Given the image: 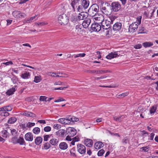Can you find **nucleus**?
I'll list each match as a JSON object with an SVG mask.
<instances>
[{"label": "nucleus", "mask_w": 158, "mask_h": 158, "mask_svg": "<svg viewBox=\"0 0 158 158\" xmlns=\"http://www.w3.org/2000/svg\"><path fill=\"white\" fill-rule=\"evenodd\" d=\"M101 16L102 22L101 23L102 28L103 30L108 29L110 27L111 24H113L114 19L113 17L109 18L104 21L103 17L102 15H101Z\"/></svg>", "instance_id": "f257e3e1"}, {"label": "nucleus", "mask_w": 158, "mask_h": 158, "mask_svg": "<svg viewBox=\"0 0 158 158\" xmlns=\"http://www.w3.org/2000/svg\"><path fill=\"white\" fill-rule=\"evenodd\" d=\"M81 3L80 0H74L72 2L71 5L74 11H75L76 9L77 12L82 11Z\"/></svg>", "instance_id": "f03ea898"}, {"label": "nucleus", "mask_w": 158, "mask_h": 158, "mask_svg": "<svg viewBox=\"0 0 158 158\" xmlns=\"http://www.w3.org/2000/svg\"><path fill=\"white\" fill-rule=\"evenodd\" d=\"M58 23L61 25L66 24L69 21L68 17L64 14L59 15L58 18Z\"/></svg>", "instance_id": "7ed1b4c3"}, {"label": "nucleus", "mask_w": 158, "mask_h": 158, "mask_svg": "<svg viewBox=\"0 0 158 158\" xmlns=\"http://www.w3.org/2000/svg\"><path fill=\"white\" fill-rule=\"evenodd\" d=\"M111 11L118 12L121 8V5L118 2H114L112 3L111 4Z\"/></svg>", "instance_id": "20e7f679"}, {"label": "nucleus", "mask_w": 158, "mask_h": 158, "mask_svg": "<svg viewBox=\"0 0 158 158\" xmlns=\"http://www.w3.org/2000/svg\"><path fill=\"white\" fill-rule=\"evenodd\" d=\"M107 7L103 6H102V7L101 8L102 12L104 14L108 15H110L111 13L110 9V4L108 3H106Z\"/></svg>", "instance_id": "39448f33"}, {"label": "nucleus", "mask_w": 158, "mask_h": 158, "mask_svg": "<svg viewBox=\"0 0 158 158\" xmlns=\"http://www.w3.org/2000/svg\"><path fill=\"white\" fill-rule=\"evenodd\" d=\"M91 27L92 30L96 32L99 31L102 28L101 25L97 23H93Z\"/></svg>", "instance_id": "423d86ee"}, {"label": "nucleus", "mask_w": 158, "mask_h": 158, "mask_svg": "<svg viewBox=\"0 0 158 158\" xmlns=\"http://www.w3.org/2000/svg\"><path fill=\"white\" fill-rule=\"evenodd\" d=\"M80 1L82 11H83L88 7L89 2L88 0H81Z\"/></svg>", "instance_id": "0eeeda50"}, {"label": "nucleus", "mask_w": 158, "mask_h": 158, "mask_svg": "<svg viewBox=\"0 0 158 158\" xmlns=\"http://www.w3.org/2000/svg\"><path fill=\"white\" fill-rule=\"evenodd\" d=\"M77 151L81 154H84L86 152L85 147L82 144H78L77 145Z\"/></svg>", "instance_id": "6e6552de"}, {"label": "nucleus", "mask_w": 158, "mask_h": 158, "mask_svg": "<svg viewBox=\"0 0 158 158\" xmlns=\"http://www.w3.org/2000/svg\"><path fill=\"white\" fill-rule=\"evenodd\" d=\"M138 27L136 23H133L129 26V31L130 32L133 33L136 31Z\"/></svg>", "instance_id": "1a4fd4ad"}, {"label": "nucleus", "mask_w": 158, "mask_h": 158, "mask_svg": "<svg viewBox=\"0 0 158 158\" xmlns=\"http://www.w3.org/2000/svg\"><path fill=\"white\" fill-rule=\"evenodd\" d=\"M12 15L15 17L17 18H24L25 16L24 13L16 10H15L12 12Z\"/></svg>", "instance_id": "9d476101"}, {"label": "nucleus", "mask_w": 158, "mask_h": 158, "mask_svg": "<svg viewBox=\"0 0 158 158\" xmlns=\"http://www.w3.org/2000/svg\"><path fill=\"white\" fill-rule=\"evenodd\" d=\"M88 72L90 73H96V74H104L108 72L107 70H89Z\"/></svg>", "instance_id": "9b49d317"}, {"label": "nucleus", "mask_w": 158, "mask_h": 158, "mask_svg": "<svg viewBox=\"0 0 158 158\" xmlns=\"http://www.w3.org/2000/svg\"><path fill=\"white\" fill-rule=\"evenodd\" d=\"M88 16V14L87 12L82 11L78 14L77 18L79 20L85 19Z\"/></svg>", "instance_id": "f8f14e48"}, {"label": "nucleus", "mask_w": 158, "mask_h": 158, "mask_svg": "<svg viewBox=\"0 0 158 158\" xmlns=\"http://www.w3.org/2000/svg\"><path fill=\"white\" fill-rule=\"evenodd\" d=\"M67 131L69 135L71 137H73L75 135L76 133V130L73 128L69 127L68 128Z\"/></svg>", "instance_id": "ddd939ff"}, {"label": "nucleus", "mask_w": 158, "mask_h": 158, "mask_svg": "<svg viewBox=\"0 0 158 158\" xmlns=\"http://www.w3.org/2000/svg\"><path fill=\"white\" fill-rule=\"evenodd\" d=\"M118 56V55L117 52H111L109 53L106 56V58L108 59H111L114 57H116Z\"/></svg>", "instance_id": "4468645a"}, {"label": "nucleus", "mask_w": 158, "mask_h": 158, "mask_svg": "<svg viewBox=\"0 0 158 158\" xmlns=\"http://www.w3.org/2000/svg\"><path fill=\"white\" fill-rule=\"evenodd\" d=\"M91 22V20L89 18H87L83 21L82 23V26L85 28H87Z\"/></svg>", "instance_id": "2eb2a0df"}, {"label": "nucleus", "mask_w": 158, "mask_h": 158, "mask_svg": "<svg viewBox=\"0 0 158 158\" xmlns=\"http://www.w3.org/2000/svg\"><path fill=\"white\" fill-rule=\"evenodd\" d=\"M25 138L27 141H32L33 139V135L31 133L28 132L25 135Z\"/></svg>", "instance_id": "dca6fc26"}, {"label": "nucleus", "mask_w": 158, "mask_h": 158, "mask_svg": "<svg viewBox=\"0 0 158 158\" xmlns=\"http://www.w3.org/2000/svg\"><path fill=\"white\" fill-rule=\"evenodd\" d=\"M122 23H121L117 22L114 25L113 28L114 30L118 31L121 28Z\"/></svg>", "instance_id": "f3484780"}, {"label": "nucleus", "mask_w": 158, "mask_h": 158, "mask_svg": "<svg viewBox=\"0 0 158 158\" xmlns=\"http://www.w3.org/2000/svg\"><path fill=\"white\" fill-rule=\"evenodd\" d=\"M22 114L27 117L34 118L36 117V115L34 113L27 111H25L23 112Z\"/></svg>", "instance_id": "a211bd4d"}, {"label": "nucleus", "mask_w": 158, "mask_h": 158, "mask_svg": "<svg viewBox=\"0 0 158 158\" xmlns=\"http://www.w3.org/2000/svg\"><path fill=\"white\" fill-rule=\"evenodd\" d=\"M50 143L53 146H57L59 142V139L58 138H53L50 140Z\"/></svg>", "instance_id": "6ab92c4d"}, {"label": "nucleus", "mask_w": 158, "mask_h": 158, "mask_svg": "<svg viewBox=\"0 0 158 158\" xmlns=\"http://www.w3.org/2000/svg\"><path fill=\"white\" fill-rule=\"evenodd\" d=\"M92 10L94 11L95 13H97L99 11V7L96 4L92 5L89 8Z\"/></svg>", "instance_id": "aec40b11"}, {"label": "nucleus", "mask_w": 158, "mask_h": 158, "mask_svg": "<svg viewBox=\"0 0 158 158\" xmlns=\"http://www.w3.org/2000/svg\"><path fill=\"white\" fill-rule=\"evenodd\" d=\"M84 143L85 145L88 147H91L93 145V142L92 140L87 139L85 140Z\"/></svg>", "instance_id": "412c9836"}, {"label": "nucleus", "mask_w": 158, "mask_h": 158, "mask_svg": "<svg viewBox=\"0 0 158 158\" xmlns=\"http://www.w3.org/2000/svg\"><path fill=\"white\" fill-rule=\"evenodd\" d=\"M125 118V116L124 115H123L119 117H117L116 116L113 117L114 120L117 122H121L123 121V119Z\"/></svg>", "instance_id": "4be33fe9"}, {"label": "nucleus", "mask_w": 158, "mask_h": 158, "mask_svg": "<svg viewBox=\"0 0 158 158\" xmlns=\"http://www.w3.org/2000/svg\"><path fill=\"white\" fill-rule=\"evenodd\" d=\"M59 148L61 150H65L68 147V144L64 142H61L59 145Z\"/></svg>", "instance_id": "5701e85b"}, {"label": "nucleus", "mask_w": 158, "mask_h": 158, "mask_svg": "<svg viewBox=\"0 0 158 158\" xmlns=\"http://www.w3.org/2000/svg\"><path fill=\"white\" fill-rule=\"evenodd\" d=\"M104 146L103 143L101 142H97L94 144V148L96 149H99Z\"/></svg>", "instance_id": "b1692460"}, {"label": "nucleus", "mask_w": 158, "mask_h": 158, "mask_svg": "<svg viewBox=\"0 0 158 158\" xmlns=\"http://www.w3.org/2000/svg\"><path fill=\"white\" fill-rule=\"evenodd\" d=\"M70 20L73 23H77L78 22V19L77 18V16H76L75 15H72L70 19Z\"/></svg>", "instance_id": "393cba45"}, {"label": "nucleus", "mask_w": 158, "mask_h": 158, "mask_svg": "<svg viewBox=\"0 0 158 158\" xmlns=\"http://www.w3.org/2000/svg\"><path fill=\"white\" fill-rule=\"evenodd\" d=\"M15 86L13 87L12 88L9 89L6 92V94L7 95H10L14 94V92L16 90L15 89Z\"/></svg>", "instance_id": "a878e982"}, {"label": "nucleus", "mask_w": 158, "mask_h": 158, "mask_svg": "<svg viewBox=\"0 0 158 158\" xmlns=\"http://www.w3.org/2000/svg\"><path fill=\"white\" fill-rule=\"evenodd\" d=\"M42 138L39 136L37 137L35 139V143L36 145H39L42 143Z\"/></svg>", "instance_id": "bb28decb"}, {"label": "nucleus", "mask_w": 158, "mask_h": 158, "mask_svg": "<svg viewBox=\"0 0 158 158\" xmlns=\"http://www.w3.org/2000/svg\"><path fill=\"white\" fill-rule=\"evenodd\" d=\"M30 76V75L29 72H26L22 73L21 75V77L24 79H27L29 78Z\"/></svg>", "instance_id": "cd10ccee"}, {"label": "nucleus", "mask_w": 158, "mask_h": 158, "mask_svg": "<svg viewBox=\"0 0 158 158\" xmlns=\"http://www.w3.org/2000/svg\"><path fill=\"white\" fill-rule=\"evenodd\" d=\"M76 31L79 33H80L81 32L83 31V29L82 28V26L81 24H78L75 27Z\"/></svg>", "instance_id": "c85d7f7f"}, {"label": "nucleus", "mask_w": 158, "mask_h": 158, "mask_svg": "<svg viewBox=\"0 0 158 158\" xmlns=\"http://www.w3.org/2000/svg\"><path fill=\"white\" fill-rule=\"evenodd\" d=\"M153 45V44L151 42H146L143 43V45L145 48L151 47Z\"/></svg>", "instance_id": "c756f323"}, {"label": "nucleus", "mask_w": 158, "mask_h": 158, "mask_svg": "<svg viewBox=\"0 0 158 158\" xmlns=\"http://www.w3.org/2000/svg\"><path fill=\"white\" fill-rule=\"evenodd\" d=\"M17 120L16 118L15 117H12L10 118L8 121V123L12 124L15 123Z\"/></svg>", "instance_id": "7c9ffc66"}, {"label": "nucleus", "mask_w": 158, "mask_h": 158, "mask_svg": "<svg viewBox=\"0 0 158 158\" xmlns=\"http://www.w3.org/2000/svg\"><path fill=\"white\" fill-rule=\"evenodd\" d=\"M64 130L63 129H61L59 130L58 131L56 132V135L60 136H62L64 134Z\"/></svg>", "instance_id": "2f4dec72"}, {"label": "nucleus", "mask_w": 158, "mask_h": 158, "mask_svg": "<svg viewBox=\"0 0 158 158\" xmlns=\"http://www.w3.org/2000/svg\"><path fill=\"white\" fill-rule=\"evenodd\" d=\"M25 143L23 138L20 137L18 139L17 143H19L20 145H23Z\"/></svg>", "instance_id": "473e14b6"}, {"label": "nucleus", "mask_w": 158, "mask_h": 158, "mask_svg": "<svg viewBox=\"0 0 158 158\" xmlns=\"http://www.w3.org/2000/svg\"><path fill=\"white\" fill-rule=\"evenodd\" d=\"M156 107L155 106H152L150 109V112L151 114H153L156 111Z\"/></svg>", "instance_id": "72a5a7b5"}, {"label": "nucleus", "mask_w": 158, "mask_h": 158, "mask_svg": "<svg viewBox=\"0 0 158 158\" xmlns=\"http://www.w3.org/2000/svg\"><path fill=\"white\" fill-rule=\"evenodd\" d=\"M94 11H93L89 9L88 10V12L89 14L91 16H95L97 14V13H95Z\"/></svg>", "instance_id": "f704fd0d"}, {"label": "nucleus", "mask_w": 158, "mask_h": 158, "mask_svg": "<svg viewBox=\"0 0 158 158\" xmlns=\"http://www.w3.org/2000/svg\"><path fill=\"white\" fill-rule=\"evenodd\" d=\"M128 94V92H125L119 95H117V98H123Z\"/></svg>", "instance_id": "c9c22d12"}, {"label": "nucleus", "mask_w": 158, "mask_h": 158, "mask_svg": "<svg viewBox=\"0 0 158 158\" xmlns=\"http://www.w3.org/2000/svg\"><path fill=\"white\" fill-rule=\"evenodd\" d=\"M138 34H143V33H147V30L143 27H142L138 31Z\"/></svg>", "instance_id": "e433bc0d"}, {"label": "nucleus", "mask_w": 158, "mask_h": 158, "mask_svg": "<svg viewBox=\"0 0 158 158\" xmlns=\"http://www.w3.org/2000/svg\"><path fill=\"white\" fill-rule=\"evenodd\" d=\"M33 131L35 134H38L40 131V129L39 127H36L33 129Z\"/></svg>", "instance_id": "4c0bfd02"}, {"label": "nucleus", "mask_w": 158, "mask_h": 158, "mask_svg": "<svg viewBox=\"0 0 158 158\" xmlns=\"http://www.w3.org/2000/svg\"><path fill=\"white\" fill-rule=\"evenodd\" d=\"M2 136L4 138H7L9 135V133L6 130H4L2 131Z\"/></svg>", "instance_id": "58836bf2"}, {"label": "nucleus", "mask_w": 158, "mask_h": 158, "mask_svg": "<svg viewBox=\"0 0 158 158\" xmlns=\"http://www.w3.org/2000/svg\"><path fill=\"white\" fill-rule=\"evenodd\" d=\"M41 80L40 76H36L35 77L34 81L36 83L40 82Z\"/></svg>", "instance_id": "ea45409f"}, {"label": "nucleus", "mask_w": 158, "mask_h": 158, "mask_svg": "<svg viewBox=\"0 0 158 158\" xmlns=\"http://www.w3.org/2000/svg\"><path fill=\"white\" fill-rule=\"evenodd\" d=\"M44 149L45 150H47L51 147V145L49 143L46 142L44 143Z\"/></svg>", "instance_id": "a19ab883"}, {"label": "nucleus", "mask_w": 158, "mask_h": 158, "mask_svg": "<svg viewBox=\"0 0 158 158\" xmlns=\"http://www.w3.org/2000/svg\"><path fill=\"white\" fill-rule=\"evenodd\" d=\"M75 148H73L70 150V152L71 156H76V155L75 154Z\"/></svg>", "instance_id": "79ce46f5"}, {"label": "nucleus", "mask_w": 158, "mask_h": 158, "mask_svg": "<svg viewBox=\"0 0 158 158\" xmlns=\"http://www.w3.org/2000/svg\"><path fill=\"white\" fill-rule=\"evenodd\" d=\"M141 18L142 17L141 16L138 17L136 19V22H134V23H136L138 25L140 24L141 23Z\"/></svg>", "instance_id": "37998d69"}, {"label": "nucleus", "mask_w": 158, "mask_h": 158, "mask_svg": "<svg viewBox=\"0 0 158 158\" xmlns=\"http://www.w3.org/2000/svg\"><path fill=\"white\" fill-rule=\"evenodd\" d=\"M70 121L72 122H77L79 121V119L78 118H76L74 116H73L71 118H69Z\"/></svg>", "instance_id": "c03bdc74"}, {"label": "nucleus", "mask_w": 158, "mask_h": 158, "mask_svg": "<svg viewBox=\"0 0 158 158\" xmlns=\"http://www.w3.org/2000/svg\"><path fill=\"white\" fill-rule=\"evenodd\" d=\"M53 128L56 130H58L61 128V126L59 124H55L53 125Z\"/></svg>", "instance_id": "a18cd8bd"}, {"label": "nucleus", "mask_w": 158, "mask_h": 158, "mask_svg": "<svg viewBox=\"0 0 158 158\" xmlns=\"http://www.w3.org/2000/svg\"><path fill=\"white\" fill-rule=\"evenodd\" d=\"M47 23L45 22H40L39 23H35L36 25H38V26H44L45 25L47 24Z\"/></svg>", "instance_id": "49530a36"}, {"label": "nucleus", "mask_w": 158, "mask_h": 158, "mask_svg": "<svg viewBox=\"0 0 158 158\" xmlns=\"http://www.w3.org/2000/svg\"><path fill=\"white\" fill-rule=\"evenodd\" d=\"M104 152L105 151L103 149H102L100 150L98 153V156H102L104 153Z\"/></svg>", "instance_id": "de8ad7c7"}, {"label": "nucleus", "mask_w": 158, "mask_h": 158, "mask_svg": "<svg viewBox=\"0 0 158 158\" xmlns=\"http://www.w3.org/2000/svg\"><path fill=\"white\" fill-rule=\"evenodd\" d=\"M35 123H34L28 122L26 124V127L28 128H30L35 126Z\"/></svg>", "instance_id": "09e8293b"}, {"label": "nucleus", "mask_w": 158, "mask_h": 158, "mask_svg": "<svg viewBox=\"0 0 158 158\" xmlns=\"http://www.w3.org/2000/svg\"><path fill=\"white\" fill-rule=\"evenodd\" d=\"M11 80L14 84H16L17 83L18 79L16 77L14 76L11 78Z\"/></svg>", "instance_id": "8fccbe9b"}, {"label": "nucleus", "mask_w": 158, "mask_h": 158, "mask_svg": "<svg viewBox=\"0 0 158 158\" xmlns=\"http://www.w3.org/2000/svg\"><path fill=\"white\" fill-rule=\"evenodd\" d=\"M5 109V111H10L11 110L12 108L10 106H4Z\"/></svg>", "instance_id": "3c124183"}, {"label": "nucleus", "mask_w": 158, "mask_h": 158, "mask_svg": "<svg viewBox=\"0 0 158 158\" xmlns=\"http://www.w3.org/2000/svg\"><path fill=\"white\" fill-rule=\"evenodd\" d=\"M85 54L84 53H80V54H77V55H74V58H77V57H84L85 56Z\"/></svg>", "instance_id": "603ef678"}, {"label": "nucleus", "mask_w": 158, "mask_h": 158, "mask_svg": "<svg viewBox=\"0 0 158 158\" xmlns=\"http://www.w3.org/2000/svg\"><path fill=\"white\" fill-rule=\"evenodd\" d=\"M44 130L45 132H49L51 131V128L50 127L48 126L45 127Z\"/></svg>", "instance_id": "864d4df0"}, {"label": "nucleus", "mask_w": 158, "mask_h": 158, "mask_svg": "<svg viewBox=\"0 0 158 158\" xmlns=\"http://www.w3.org/2000/svg\"><path fill=\"white\" fill-rule=\"evenodd\" d=\"M71 123L70 120L69 118L66 119L65 118L64 124H69Z\"/></svg>", "instance_id": "5fc2aeb1"}, {"label": "nucleus", "mask_w": 158, "mask_h": 158, "mask_svg": "<svg viewBox=\"0 0 158 158\" xmlns=\"http://www.w3.org/2000/svg\"><path fill=\"white\" fill-rule=\"evenodd\" d=\"M18 138L16 137H14L12 138V142L15 144L17 143L18 141Z\"/></svg>", "instance_id": "6e6d98bb"}, {"label": "nucleus", "mask_w": 158, "mask_h": 158, "mask_svg": "<svg viewBox=\"0 0 158 158\" xmlns=\"http://www.w3.org/2000/svg\"><path fill=\"white\" fill-rule=\"evenodd\" d=\"M37 17V15H35L34 16L31 17V18H28L27 21V22L30 23L31 21L35 19Z\"/></svg>", "instance_id": "4d7b16f0"}, {"label": "nucleus", "mask_w": 158, "mask_h": 158, "mask_svg": "<svg viewBox=\"0 0 158 158\" xmlns=\"http://www.w3.org/2000/svg\"><path fill=\"white\" fill-rule=\"evenodd\" d=\"M58 74H56V77H64V75H65V74L63 73H58Z\"/></svg>", "instance_id": "13d9d810"}, {"label": "nucleus", "mask_w": 158, "mask_h": 158, "mask_svg": "<svg viewBox=\"0 0 158 158\" xmlns=\"http://www.w3.org/2000/svg\"><path fill=\"white\" fill-rule=\"evenodd\" d=\"M128 142V139L127 137H125L122 140V142L123 143L127 144Z\"/></svg>", "instance_id": "bf43d9fd"}, {"label": "nucleus", "mask_w": 158, "mask_h": 158, "mask_svg": "<svg viewBox=\"0 0 158 158\" xmlns=\"http://www.w3.org/2000/svg\"><path fill=\"white\" fill-rule=\"evenodd\" d=\"M68 88V87H59L54 89L55 90H62L64 89Z\"/></svg>", "instance_id": "052dcab7"}, {"label": "nucleus", "mask_w": 158, "mask_h": 158, "mask_svg": "<svg viewBox=\"0 0 158 158\" xmlns=\"http://www.w3.org/2000/svg\"><path fill=\"white\" fill-rule=\"evenodd\" d=\"M50 137V135H46L44 136V141H47L48 138Z\"/></svg>", "instance_id": "680f3d73"}, {"label": "nucleus", "mask_w": 158, "mask_h": 158, "mask_svg": "<svg viewBox=\"0 0 158 158\" xmlns=\"http://www.w3.org/2000/svg\"><path fill=\"white\" fill-rule=\"evenodd\" d=\"M141 149L142 150V151H143L145 152H147L149 150L147 147H142L141 148Z\"/></svg>", "instance_id": "e2e57ef3"}, {"label": "nucleus", "mask_w": 158, "mask_h": 158, "mask_svg": "<svg viewBox=\"0 0 158 158\" xmlns=\"http://www.w3.org/2000/svg\"><path fill=\"white\" fill-rule=\"evenodd\" d=\"M47 98H48V99H54V97H47L45 96H40V97L39 99H47Z\"/></svg>", "instance_id": "0e129e2a"}, {"label": "nucleus", "mask_w": 158, "mask_h": 158, "mask_svg": "<svg viewBox=\"0 0 158 158\" xmlns=\"http://www.w3.org/2000/svg\"><path fill=\"white\" fill-rule=\"evenodd\" d=\"M11 132L13 135L15 136L16 135V134L17 133V131L16 130L13 129L11 130Z\"/></svg>", "instance_id": "69168bd1"}, {"label": "nucleus", "mask_w": 158, "mask_h": 158, "mask_svg": "<svg viewBox=\"0 0 158 158\" xmlns=\"http://www.w3.org/2000/svg\"><path fill=\"white\" fill-rule=\"evenodd\" d=\"M2 64H6L7 65H9L10 64H13V63L11 61H10L5 63H2Z\"/></svg>", "instance_id": "338daca9"}, {"label": "nucleus", "mask_w": 158, "mask_h": 158, "mask_svg": "<svg viewBox=\"0 0 158 158\" xmlns=\"http://www.w3.org/2000/svg\"><path fill=\"white\" fill-rule=\"evenodd\" d=\"M142 47V45L141 44H138L135 45L134 46V48L136 49H138Z\"/></svg>", "instance_id": "774afa93"}]
</instances>
